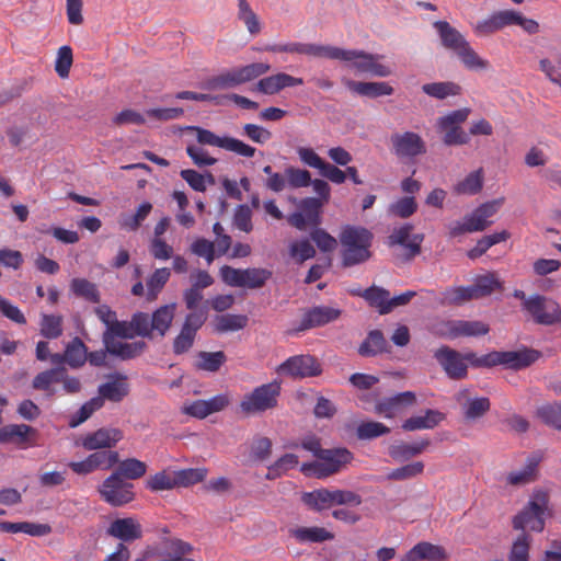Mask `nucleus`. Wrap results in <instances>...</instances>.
<instances>
[{
    "label": "nucleus",
    "mask_w": 561,
    "mask_h": 561,
    "mask_svg": "<svg viewBox=\"0 0 561 561\" xmlns=\"http://www.w3.org/2000/svg\"><path fill=\"white\" fill-rule=\"evenodd\" d=\"M535 416L545 425L561 431V401L547 402L537 407Z\"/></svg>",
    "instance_id": "obj_35"
},
{
    "label": "nucleus",
    "mask_w": 561,
    "mask_h": 561,
    "mask_svg": "<svg viewBox=\"0 0 561 561\" xmlns=\"http://www.w3.org/2000/svg\"><path fill=\"white\" fill-rule=\"evenodd\" d=\"M291 377H314L322 373L321 364L311 355H296L284 362L277 369Z\"/></svg>",
    "instance_id": "obj_12"
},
{
    "label": "nucleus",
    "mask_w": 561,
    "mask_h": 561,
    "mask_svg": "<svg viewBox=\"0 0 561 561\" xmlns=\"http://www.w3.org/2000/svg\"><path fill=\"white\" fill-rule=\"evenodd\" d=\"M129 394V383L126 375L113 373L106 376V381L98 388V397L102 407L105 401L118 403Z\"/></svg>",
    "instance_id": "obj_15"
},
{
    "label": "nucleus",
    "mask_w": 561,
    "mask_h": 561,
    "mask_svg": "<svg viewBox=\"0 0 561 561\" xmlns=\"http://www.w3.org/2000/svg\"><path fill=\"white\" fill-rule=\"evenodd\" d=\"M116 469L113 471L114 474L124 480H138L147 473L146 462L137 458H127L119 460L115 463Z\"/></svg>",
    "instance_id": "obj_33"
},
{
    "label": "nucleus",
    "mask_w": 561,
    "mask_h": 561,
    "mask_svg": "<svg viewBox=\"0 0 561 561\" xmlns=\"http://www.w3.org/2000/svg\"><path fill=\"white\" fill-rule=\"evenodd\" d=\"M175 479V489L187 488L198 482L204 481L207 476L206 468H188L173 471Z\"/></svg>",
    "instance_id": "obj_42"
},
{
    "label": "nucleus",
    "mask_w": 561,
    "mask_h": 561,
    "mask_svg": "<svg viewBox=\"0 0 561 561\" xmlns=\"http://www.w3.org/2000/svg\"><path fill=\"white\" fill-rule=\"evenodd\" d=\"M434 357L450 379L460 380L467 377L468 366L458 351L442 346L435 351Z\"/></svg>",
    "instance_id": "obj_13"
},
{
    "label": "nucleus",
    "mask_w": 561,
    "mask_h": 561,
    "mask_svg": "<svg viewBox=\"0 0 561 561\" xmlns=\"http://www.w3.org/2000/svg\"><path fill=\"white\" fill-rule=\"evenodd\" d=\"M341 257L344 267L363 264L371 257L374 234L359 226H345L340 236Z\"/></svg>",
    "instance_id": "obj_3"
},
{
    "label": "nucleus",
    "mask_w": 561,
    "mask_h": 561,
    "mask_svg": "<svg viewBox=\"0 0 561 561\" xmlns=\"http://www.w3.org/2000/svg\"><path fill=\"white\" fill-rule=\"evenodd\" d=\"M320 221V213H293L288 217V222L302 231L314 230Z\"/></svg>",
    "instance_id": "obj_55"
},
{
    "label": "nucleus",
    "mask_w": 561,
    "mask_h": 561,
    "mask_svg": "<svg viewBox=\"0 0 561 561\" xmlns=\"http://www.w3.org/2000/svg\"><path fill=\"white\" fill-rule=\"evenodd\" d=\"M302 502L312 510L322 511L333 505H354L363 503L362 496L350 490L318 489L304 493Z\"/></svg>",
    "instance_id": "obj_6"
},
{
    "label": "nucleus",
    "mask_w": 561,
    "mask_h": 561,
    "mask_svg": "<svg viewBox=\"0 0 561 561\" xmlns=\"http://www.w3.org/2000/svg\"><path fill=\"white\" fill-rule=\"evenodd\" d=\"M456 400L461 407L465 419L468 421H474L482 417L491 407L488 398H471L468 389L459 391L456 394Z\"/></svg>",
    "instance_id": "obj_24"
},
{
    "label": "nucleus",
    "mask_w": 561,
    "mask_h": 561,
    "mask_svg": "<svg viewBox=\"0 0 561 561\" xmlns=\"http://www.w3.org/2000/svg\"><path fill=\"white\" fill-rule=\"evenodd\" d=\"M197 367L206 371H217L226 360L224 352H201L198 354Z\"/></svg>",
    "instance_id": "obj_60"
},
{
    "label": "nucleus",
    "mask_w": 561,
    "mask_h": 561,
    "mask_svg": "<svg viewBox=\"0 0 561 561\" xmlns=\"http://www.w3.org/2000/svg\"><path fill=\"white\" fill-rule=\"evenodd\" d=\"M272 271L261 267L243 270L242 286L250 289L262 288L272 277Z\"/></svg>",
    "instance_id": "obj_41"
},
{
    "label": "nucleus",
    "mask_w": 561,
    "mask_h": 561,
    "mask_svg": "<svg viewBox=\"0 0 561 561\" xmlns=\"http://www.w3.org/2000/svg\"><path fill=\"white\" fill-rule=\"evenodd\" d=\"M118 462L117 451H96L89 455L84 460L72 461L70 469L77 474H88L98 469L108 470Z\"/></svg>",
    "instance_id": "obj_16"
},
{
    "label": "nucleus",
    "mask_w": 561,
    "mask_h": 561,
    "mask_svg": "<svg viewBox=\"0 0 561 561\" xmlns=\"http://www.w3.org/2000/svg\"><path fill=\"white\" fill-rule=\"evenodd\" d=\"M430 444L431 442L428 439H423L413 444L399 443L389 447V455L394 460L405 461L422 454Z\"/></svg>",
    "instance_id": "obj_36"
},
{
    "label": "nucleus",
    "mask_w": 561,
    "mask_h": 561,
    "mask_svg": "<svg viewBox=\"0 0 561 561\" xmlns=\"http://www.w3.org/2000/svg\"><path fill=\"white\" fill-rule=\"evenodd\" d=\"M353 458V454L345 447L323 449L319 453L318 460L304 463L301 471L317 478H325L339 472L343 467L351 463Z\"/></svg>",
    "instance_id": "obj_4"
},
{
    "label": "nucleus",
    "mask_w": 561,
    "mask_h": 561,
    "mask_svg": "<svg viewBox=\"0 0 561 561\" xmlns=\"http://www.w3.org/2000/svg\"><path fill=\"white\" fill-rule=\"evenodd\" d=\"M289 536L298 542L321 543L334 539V534L324 527H295L288 530Z\"/></svg>",
    "instance_id": "obj_31"
},
{
    "label": "nucleus",
    "mask_w": 561,
    "mask_h": 561,
    "mask_svg": "<svg viewBox=\"0 0 561 561\" xmlns=\"http://www.w3.org/2000/svg\"><path fill=\"white\" fill-rule=\"evenodd\" d=\"M87 346L81 339L75 337L65 350L66 364L72 368L81 367L87 360Z\"/></svg>",
    "instance_id": "obj_40"
},
{
    "label": "nucleus",
    "mask_w": 561,
    "mask_h": 561,
    "mask_svg": "<svg viewBox=\"0 0 561 561\" xmlns=\"http://www.w3.org/2000/svg\"><path fill=\"white\" fill-rule=\"evenodd\" d=\"M462 65L469 70H485L490 62L481 58L478 53L470 46L469 42L456 53Z\"/></svg>",
    "instance_id": "obj_45"
},
{
    "label": "nucleus",
    "mask_w": 561,
    "mask_h": 561,
    "mask_svg": "<svg viewBox=\"0 0 561 561\" xmlns=\"http://www.w3.org/2000/svg\"><path fill=\"white\" fill-rule=\"evenodd\" d=\"M424 471V463L422 461H415L402 467L396 468L391 470L387 474V480L389 481H404L413 479Z\"/></svg>",
    "instance_id": "obj_54"
},
{
    "label": "nucleus",
    "mask_w": 561,
    "mask_h": 561,
    "mask_svg": "<svg viewBox=\"0 0 561 561\" xmlns=\"http://www.w3.org/2000/svg\"><path fill=\"white\" fill-rule=\"evenodd\" d=\"M512 16L511 10L497 11L488 19L479 21L473 26V32L479 37L492 35L495 32L510 26Z\"/></svg>",
    "instance_id": "obj_28"
},
{
    "label": "nucleus",
    "mask_w": 561,
    "mask_h": 561,
    "mask_svg": "<svg viewBox=\"0 0 561 561\" xmlns=\"http://www.w3.org/2000/svg\"><path fill=\"white\" fill-rule=\"evenodd\" d=\"M345 85L353 92L368 98L391 95L393 88L387 82H358L346 80Z\"/></svg>",
    "instance_id": "obj_32"
},
{
    "label": "nucleus",
    "mask_w": 561,
    "mask_h": 561,
    "mask_svg": "<svg viewBox=\"0 0 561 561\" xmlns=\"http://www.w3.org/2000/svg\"><path fill=\"white\" fill-rule=\"evenodd\" d=\"M71 289L75 295L82 297L91 302L100 301V293L96 285L85 278H73L71 280Z\"/></svg>",
    "instance_id": "obj_57"
},
{
    "label": "nucleus",
    "mask_w": 561,
    "mask_h": 561,
    "mask_svg": "<svg viewBox=\"0 0 561 561\" xmlns=\"http://www.w3.org/2000/svg\"><path fill=\"white\" fill-rule=\"evenodd\" d=\"M65 373V367H55L37 374L33 381L32 387L35 390H49L51 383L59 382L60 375Z\"/></svg>",
    "instance_id": "obj_58"
},
{
    "label": "nucleus",
    "mask_w": 561,
    "mask_h": 561,
    "mask_svg": "<svg viewBox=\"0 0 561 561\" xmlns=\"http://www.w3.org/2000/svg\"><path fill=\"white\" fill-rule=\"evenodd\" d=\"M272 455V440L260 436L253 439L250 448V457L254 461L263 462Z\"/></svg>",
    "instance_id": "obj_62"
},
{
    "label": "nucleus",
    "mask_w": 561,
    "mask_h": 561,
    "mask_svg": "<svg viewBox=\"0 0 561 561\" xmlns=\"http://www.w3.org/2000/svg\"><path fill=\"white\" fill-rule=\"evenodd\" d=\"M342 314V310L329 306H318L309 309L302 316V319L294 331L302 332L312 328L323 327L336 321Z\"/></svg>",
    "instance_id": "obj_18"
},
{
    "label": "nucleus",
    "mask_w": 561,
    "mask_h": 561,
    "mask_svg": "<svg viewBox=\"0 0 561 561\" xmlns=\"http://www.w3.org/2000/svg\"><path fill=\"white\" fill-rule=\"evenodd\" d=\"M488 213H473L466 216L462 221H455L449 225V236L459 237L465 233L482 231L491 225Z\"/></svg>",
    "instance_id": "obj_26"
},
{
    "label": "nucleus",
    "mask_w": 561,
    "mask_h": 561,
    "mask_svg": "<svg viewBox=\"0 0 561 561\" xmlns=\"http://www.w3.org/2000/svg\"><path fill=\"white\" fill-rule=\"evenodd\" d=\"M106 535L126 545L142 537V527L134 517L117 518L110 524Z\"/></svg>",
    "instance_id": "obj_19"
},
{
    "label": "nucleus",
    "mask_w": 561,
    "mask_h": 561,
    "mask_svg": "<svg viewBox=\"0 0 561 561\" xmlns=\"http://www.w3.org/2000/svg\"><path fill=\"white\" fill-rule=\"evenodd\" d=\"M434 27L439 35L443 46L455 54L468 43L463 35L446 21H436Z\"/></svg>",
    "instance_id": "obj_30"
},
{
    "label": "nucleus",
    "mask_w": 561,
    "mask_h": 561,
    "mask_svg": "<svg viewBox=\"0 0 561 561\" xmlns=\"http://www.w3.org/2000/svg\"><path fill=\"white\" fill-rule=\"evenodd\" d=\"M101 499L113 507H121L135 500L134 484L113 472L98 486Z\"/></svg>",
    "instance_id": "obj_10"
},
{
    "label": "nucleus",
    "mask_w": 561,
    "mask_h": 561,
    "mask_svg": "<svg viewBox=\"0 0 561 561\" xmlns=\"http://www.w3.org/2000/svg\"><path fill=\"white\" fill-rule=\"evenodd\" d=\"M39 331L46 339H58L62 334V317L56 314H43Z\"/></svg>",
    "instance_id": "obj_56"
},
{
    "label": "nucleus",
    "mask_w": 561,
    "mask_h": 561,
    "mask_svg": "<svg viewBox=\"0 0 561 561\" xmlns=\"http://www.w3.org/2000/svg\"><path fill=\"white\" fill-rule=\"evenodd\" d=\"M72 49L70 46H61L58 49L57 58L55 61V71L60 78H67L72 65Z\"/></svg>",
    "instance_id": "obj_63"
},
{
    "label": "nucleus",
    "mask_w": 561,
    "mask_h": 561,
    "mask_svg": "<svg viewBox=\"0 0 561 561\" xmlns=\"http://www.w3.org/2000/svg\"><path fill=\"white\" fill-rule=\"evenodd\" d=\"M234 68L242 85L267 73L271 70V65L266 62H252Z\"/></svg>",
    "instance_id": "obj_51"
},
{
    "label": "nucleus",
    "mask_w": 561,
    "mask_h": 561,
    "mask_svg": "<svg viewBox=\"0 0 561 561\" xmlns=\"http://www.w3.org/2000/svg\"><path fill=\"white\" fill-rule=\"evenodd\" d=\"M282 50L297 51L300 55L327 58L351 62L352 67L360 73H369L375 77H389L391 69L379 62L380 55H373L357 49H343L331 45H289L280 48Z\"/></svg>",
    "instance_id": "obj_2"
},
{
    "label": "nucleus",
    "mask_w": 561,
    "mask_h": 561,
    "mask_svg": "<svg viewBox=\"0 0 561 561\" xmlns=\"http://www.w3.org/2000/svg\"><path fill=\"white\" fill-rule=\"evenodd\" d=\"M449 333L458 336H479L489 333L490 328L481 321H456Z\"/></svg>",
    "instance_id": "obj_43"
},
{
    "label": "nucleus",
    "mask_w": 561,
    "mask_h": 561,
    "mask_svg": "<svg viewBox=\"0 0 561 561\" xmlns=\"http://www.w3.org/2000/svg\"><path fill=\"white\" fill-rule=\"evenodd\" d=\"M176 304H169L159 307L151 314L136 312L129 321H117L104 332L113 334V337L133 339L135 336L164 337L175 316Z\"/></svg>",
    "instance_id": "obj_1"
},
{
    "label": "nucleus",
    "mask_w": 561,
    "mask_h": 561,
    "mask_svg": "<svg viewBox=\"0 0 561 561\" xmlns=\"http://www.w3.org/2000/svg\"><path fill=\"white\" fill-rule=\"evenodd\" d=\"M424 93L435 99H446L450 95H458L460 93V87L454 82H433L426 83L422 87Z\"/></svg>",
    "instance_id": "obj_50"
},
{
    "label": "nucleus",
    "mask_w": 561,
    "mask_h": 561,
    "mask_svg": "<svg viewBox=\"0 0 561 561\" xmlns=\"http://www.w3.org/2000/svg\"><path fill=\"white\" fill-rule=\"evenodd\" d=\"M238 19L244 23L250 34L256 35L261 32L259 16L251 9L247 0H238Z\"/></svg>",
    "instance_id": "obj_49"
},
{
    "label": "nucleus",
    "mask_w": 561,
    "mask_h": 561,
    "mask_svg": "<svg viewBox=\"0 0 561 561\" xmlns=\"http://www.w3.org/2000/svg\"><path fill=\"white\" fill-rule=\"evenodd\" d=\"M548 503L547 492L535 491L528 505L513 518L514 529L525 531L526 528H529L533 531H542L545 528L543 514L548 508Z\"/></svg>",
    "instance_id": "obj_5"
},
{
    "label": "nucleus",
    "mask_w": 561,
    "mask_h": 561,
    "mask_svg": "<svg viewBox=\"0 0 561 561\" xmlns=\"http://www.w3.org/2000/svg\"><path fill=\"white\" fill-rule=\"evenodd\" d=\"M483 185L482 170H477L469 173L462 181H459L454 192L459 195H473L480 192Z\"/></svg>",
    "instance_id": "obj_47"
},
{
    "label": "nucleus",
    "mask_w": 561,
    "mask_h": 561,
    "mask_svg": "<svg viewBox=\"0 0 561 561\" xmlns=\"http://www.w3.org/2000/svg\"><path fill=\"white\" fill-rule=\"evenodd\" d=\"M423 239L422 233L414 232L412 224L405 222L393 227L388 236L387 244L391 248L400 247V252L397 254L398 259L402 262H409L421 253Z\"/></svg>",
    "instance_id": "obj_7"
},
{
    "label": "nucleus",
    "mask_w": 561,
    "mask_h": 561,
    "mask_svg": "<svg viewBox=\"0 0 561 561\" xmlns=\"http://www.w3.org/2000/svg\"><path fill=\"white\" fill-rule=\"evenodd\" d=\"M146 488L152 492L170 491L175 489L173 471L161 470L146 480Z\"/></svg>",
    "instance_id": "obj_46"
},
{
    "label": "nucleus",
    "mask_w": 561,
    "mask_h": 561,
    "mask_svg": "<svg viewBox=\"0 0 561 561\" xmlns=\"http://www.w3.org/2000/svg\"><path fill=\"white\" fill-rule=\"evenodd\" d=\"M103 343L108 354L122 360H129L140 356L147 348L145 341L123 342L113 337L111 333L103 334Z\"/></svg>",
    "instance_id": "obj_17"
},
{
    "label": "nucleus",
    "mask_w": 561,
    "mask_h": 561,
    "mask_svg": "<svg viewBox=\"0 0 561 561\" xmlns=\"http://www.w3.org/2000/svg\"><path fill=\"white\" fill-rule=\"evenodd\" d=\"M241 85L236 68L225 70L217 76L209 78L206 87L211 90L233 89Z\"/></svg>",
    "instance_id": "obj_44"
},
{
    "label": "nucleus",
    "mask_w": 561,
    "mask_h": 561,
    "mask_svg": "<svg viewBox=\"0 0 561 561\" xmlns=\"http://www.w3.org/2000/svg\"><path fill=\"white\" fill-rule=\"evenodd\" d=\"M473 284L477 288L476 293H478L480 298L490 296L495 290L502 291L504 289L503 283L495 273L478 276Z\"/></svg>",
    "instance_id": "obj_48"
},
{
    "label": "nucleus",
    "mask_w": 561,
    "mask_h": 561,
    "mask_svg": "<svg viewBox=\"0 0 561 561\" xmlns=\"http://www.w3.org/2000/svg\"><path fill=\"white\" fill-rule=\"evenodd\" d=\"M360 296L365 298L371 307L376 308L380 314L389 313L390 293L388 290L371 286L364 290Z\"/></svg>",
    "instance_id": "obj_38"
},
{
    "label": "nucleus",
    "mask_w": 561,
    "mask_h": 561,
    "mask_svg": "<svg viewBox=\"0 0 561 561\" xmlns=\"http://www.w3.org/2000/svg\"><path fill=\"white\" fill-rule=\"evenodd\" d=\"M541 457L531 455L526 459L525 466L520 470L512 471L506 476V483L512 486H522L531 483L538 478V467Z\"/></svg>",
    "instance_id": "obj_27"
},
{
    "label": "nucleus",
    "mask_w": 561,
    "mask_h": 561,
    "mask_svg": "<svg viewBox=\"0 0 561 561\" xmlns=\"http://www.w3.org/2000/svg\"><path fill=\"white\" fill-rule=\"evenodd\" d=\"M123 437L122 430L117 427H101L81 437L76 445L82 446L85 450L110 449L115 447Z\"/></svg>",
    "instance_id": "obj_14"
},
{
    "label": "nucleus",
    "mask_w": 561,
    "mask_h": 561,
    "mask_svg": "<svg viewBox=\"0 0 561 561\" xmlns=\"http://www.w3.org/2000/svg\"><path fill=\"white\" fill-rule=\"evenodd\" d=\"M448 553L444 547L422 541L410 549L401 561H446Z\"/></svg>",
    "instance_id": "obj_25"
},
{
    "label": "nucleus",
    "mask_w": 561,
    "mask_h": 561,
    "mask_svg": "<svg viewBox=\"0 0 561 561\" xmlns=\"http://www.w3.org/2000/svg\"><path fill=\"white\" fill-rule=\"evenodd\" d=\"M181 178L194 190L197 192H204L206 190V183L213 184L214 176L208 173L207 176L198 173L195 170L187 169L181 171Z\"/></svg>",
    "instance_id": "obj_61"
},
{
    "label": "nucleus",
    "mask_w": 561,
    "mask_h": 561,
    "mask_svg": "<svg viewBox=\"0 0 561 561\" xmlns=\"http://www.w3.org/2000/svg\"><path fill=\"white\" fill-rule=\"evenodd\" d=\"M494 366L505 365L512 369H522L530 366L539 358L535 350L493 352Z\"/></svg>",
    "instance_id": "obj_21"
},
{
    "label": "nucleus",
    "mask_w": 561,
    "mask_h": 561,
    "mask_svg": "<svg viewBox=\"0 0 561 561\" xmlns=\"http://www.w3.org/2000/svg\"><path fill=\"white\" fill-rule=\"evenodd\" d=\"M390 150L399 160H414L426 153L427 146L420 134L405 130L391 135Z\"/></svg>",
    "instance_id": "obj_11"
},
{
    "label": "nucleus",
    "mask_w": 561,
    "mask_h": 561,
    "mask_svg": "<svg viewBox=\"0 0 561 561\" xmlns=\"http://www.w3.org/2000/svg\"><path fill=\"white\" fill-rule=\"evenodd\" d=\"M279 392L280 387L277 382L262 385L243 397L240 410L247 415H254L274 409Z\"/></svg>",
    "instance_id": "obj_8"
},
{
    "label": "nucleus",
    "mask_w": 561,
    "mask_h": 561,
    "mask_svg": "<svg viewBox=\"0 0 561 561\" xmlns=\"http://www.w3.org/2000/svg\"><path fill=\"white\" fill-rule=\"evenodd\" d=\"M304 84L302 78L293 77L285 72H277L275 75L260 79L254 90L266 95H274L279 93L286 88Z\"/></svg>",
    "instance_id": "obj_20"
},
{
    "label": "nucleus",
    "mask_w": 561,
    "mask_h": 561,
    "mask_svg": "<svg viewBox=\"0 0 561 561\" xmlns=\"http://www.w3.org/2000/svg\"><path fill=\"white\" fill-rule=\"evenodd\" d=\"M444 419V414L437 410L427 409L424 415H416L407 419L402 428L404 431L431 430L439 424Z\"/></svg>",
    "instance_id": "obj_34"
},
{
    "label": "nucleus",
    "mask_w": 561,
    "mask_h": 561,
    "mask_svg": "<svg viewBox=\"0 0 561 561\" xmlns=\"http://www.w3.org/2000/svg\"><path fill=\"white\" fill-rule=\"evenodd\" d=\"M416 403V396L412 391H404L393 397L383 399L375 405L376 413L383 415L385 417H394L396 415L403 412L408 407H412Z\"/></svg>",
    "instance_id": "obj_22"
},
{
    "label": "nucleus",
    "mask_w": 561,
    "mask_h": 561,
    "mask_svg": "<svg viewBox=\"0 0 561 561\" xmlns=\"http://www.w3.org/2000/svg\"><path fill=\"white\" fill-rule=\"evenodd\" d=\"M390 433V428L380 422H362L356 428V436L360 440L374 439Z\"/></svg>",
    "instance_id": "obj_53"
},
{
    "label": "nucleus",
    "mask_w": 561,
    "mask_h": 561,
    "mask_svg": "<svg viewBox=\"0 0 561 561\" xmlns=\"http://www.w3.org/2000/svg\"><path fill=\"white\" fill-rule=\"evenodd\" d=\"M248 317L244 314H222L215 318L214 327L217 333L239 331L247 327Z\"/></svg>",
    "instance_id": "obj_39"
},
{
    "label": "nucleus",
    "mask_w": 561,
    "mask_h": 561,
    "mask_svg": "<svg viewBox=\"0 0 561 561\" xmlns=\"http://www.w3.org/2000/svg\"><path fill=\"white\" fill-rule=\"evenodd\" d=\"M526 313L539 325H557L561 323V307L554 299L534 294L526 302Z\"/></svg>",
    "instance_id": "obj_9"
},
{
    "label": "nucleus",
    "mask_w": 561,
    "mask_h": 561,
    "mask_svg": "<svg viewBox=\"0 0 561 561\" xmlns=\"http://www.w3.org/2000/svg\"><path fill=\"white\" fill-rule=\"evenodd\" d=\"M0 531L3 533H24L31 536H46L51 533V527L48 524H36L28 522L10 523L0 522Z\"/></svg>",
    "instance_id": "obj_37"
},
{
    "label": "nucleus",
    "mask_w": 561,
    "mask_h": 561,
    "mask_svg": "<svg viewBox=\"0 0 561 561\" xmlns=\"http://www.w3.org/2000/svg\"><path fill=\"white\" fill-rule=\"evenodd\" d=\"M530 543L531 537L526 531H522L512 545L508 561H528Z\"/></svg>",
    "instance_id": "obj_52"
},
{
    "label": "nucleus",
    "mask_w": 561,
    "mask_h": 561,
    "mask_svg": "<svg viewBox=\"0 0 561 561\" xmlns=\"http://www.w3.org/2000/svg\"><path fill=\"white\" fill-rule=\"evenodd\" d=\"M170 270L169 268H158L154 271V273L149 277L147 282L148 287V300H154L160 293V290L163 288L165 283L170 278Z\"/></svg>",
    "instance_id": "obj_59"
},
{
    "label": "nucleus",
    "mask_w": 561,
    "mask_h": 561,
    "mask_svg": "<svg viewBox=\"0 0 561 561\" xmlns=\"http://www.w3.org/2000/svg\"><path fill=\"white\" fill-rule=\"evenodd\" d=\"M37 434V430L27 424H8L0 428V443L18 446L34 445Z\"/></svg>",
    "instance_id": "obj_23"
},
{
    "label": "nucleus",
    "mask_w": 561,
    "mask_h": 561,
    "mask_svg": "<svg viewBox=\"0 0 561 561\" xmlns=\"http://www.w3.org/2000/svg\"><path fill=\"white\" fill-rule=\"evenodd\" d=\"M289 255L299 264L316 255V250L308 240L293 242L289 245Z\"/></svg>",
    "instance_id": "obj_64"
},
{
    "label": "nucleus",
    "mask_w": 561,
    "mask_h": 561,
    "mask_svg": "<svg viewBox=\"0 0 561 561\" xmlns=\"http://www.w3.org/2000/svg\"><path fill=\"white\" fill-rule=\"evenodd\" d=\"M391 350L388 341L380 330H370L358 346V354L363 357H374Z\"/></svg>",
    "instance_id": "obj_29"
}]
</instances>
